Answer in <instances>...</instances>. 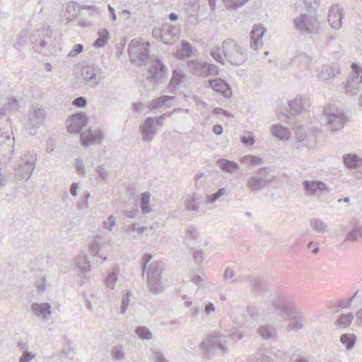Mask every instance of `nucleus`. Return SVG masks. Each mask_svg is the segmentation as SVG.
<instances>
[{"mask_svg": "<svg viewBox=\"0 0 362 362\" xmlns=\"http://www.w3.org/2000/svg\"><path fill=\"white\" fill-rule=\"evenodd\" d=\"M223 54L226 62L234 66H240L247 58V54L237 41L233 39H226L222 42Z\"/></svg>", "mask_w": 362, "mask_h": 362, "instance_id": "1", "label": "nucleus"}, {"mask_svg": "<svg viewBox=\"0 0 362 362\" xmlns=\"http://www.w3.org/2000/svg\"><path fill=\"white\" fill-rule=\"evenodd\" d=\"M187 66L193 75L202 78L216 76L219 72L216 65L201 59H190L187 62Z\"/></svg>", "mask_w": 362, "mask_h": 362, "instance_id": "2", "label": "nucleus"}, {"mask_svg": "<svg viewBox=\"0 0 362 362\" xmlns=\"http://www.w3.org/2000/svg\"><path fill=\"white\" fill-rule=\"evenodd\" d=\"M103 79V71L96 64L83 66L81 70V80L88 88H95Z\"/></svg>", "mask_w": 362, "mask_h": 362, "instance_id": "3", "label": "nucleus"}, {"mask_svg": "<svg viewBox=\"0 0 362 362\" xmlns=\"http://www.w3.org/2000/svg\"><path fill=\"white\" fill-rule=\"evenodd\" d=\"M323 117L325 124L329 126L332 131L341 129L346 120L344 114L332 105L324 107Z\"/></svg>", "mask_w": 362, "mask_h": 362, "instance_id": "4", "label": "nucleus"}, {"mask_svg": "<svg viewBox=\"0 0 362 362\" xmlns=\"http://www.w3.org/2000/svg\"><path fill=\"white\" fill-rule=\"evenodd\" d=\"M36 154L28 151L23 154L19 160L18 168L16 170V177L28 180L35 169Z\"/></svg>", "mask_w": 362, "mask_h": 362, "instance_id": "5", "label": "nucleus"}, {"mask_svg": "<svg viewBox=\"0 0 362 362\" xmlns=\"http://www.w3.org/2000/svg\"><path fill=\"white\" fill-rule=\"evenodd\" d=\"M289 115L286 116L288 124L300 122V118L307 116L306 100L301 97L296 98L288 102Z\"/></svg>", "mask_w": 362, "mask_h": 362, "instance_id": "6", "label": "nucleus"}, {"mask_svg": "<svg viewBox=\"0 0 362 362\" xmlns=\"http://www.w3.org/2000/svg\"><path fill=\"white\" fill-rule=\"evenodd\" d=\"M46 117V112L42 105H33L28 111V120L27 129L30 135H34L36 129L39 128L42 124Z\"/></svg>", "mask_w": 362, "mask_h": 362, "instance_id": "7", "label": "nucleus"}, {"mask_svg": "<svg viewBox=\"0 0 362 362\" xmlns=\"http://www.w3.org/2000/svg\"><path fill=\"white\" fill-rule=\"evenodd\" d=\"M167 77V67L161 59L156 58L152 60L148 69L147 79L154 83L159 84L161 83Z\"/></svg>", "mask_w": 362, "mask_h": 362, "instance_id": "8", "label": "nucleus"}, {"mask_svg": "<svg viewBox=\"0 0 362 362\" xmlns=\"http://www.w3.org/2000/svg\"><path fill=\"white\" fill-rule=\"evenodd\" d=\"M294 27L302 33H313L318 28L317 20L313 16L305 13L293 19Z\"/></svg>", "mask_w": 362, "mask_h": 362, "instance_id": "9", "label": "nucleus"}, {"mask_svg": "<svg viewBox=\"0 0 362 362\" xmlns=\"http://www.w3.org/2000/svg\"><path fill=\"white\" fill-rule=\"evenodd\" d=\"M295 139L296 141L293 144L295 148L300 149L303 147L311 148L316 141L313 134H308L303 125L297 124L294 127Z\"/></svg>", "mask_w": 362, "mask_h": 362, "instance_id": "10", "label": "nucleus"}, {"mask_svg": "<svg viewBox=\"0 0 362 362\" xmlns=\"http://www.w3.org/2000/svg\"><path fill=\"white\" fill-rule=\"evenodd\" d=\"M352 74L345 83V93L346 95H356L360 89L359 75L361 67L356 63L351 64Z\"/></svg>", "mask_w": 362, "mask_h": 362, "instance_id": "11", "label": "nucleus"}, {"mask_svg": "<svg viewBox=\"0 0 362 362\" xmlns=\"http://www.w3.org/2000/svg\"><path fill=\"white\" fill-rule=\"evenodd\" d=\"M52 31L50 30L49 26H43L40 29L33 30L30 35V41L33 45V47L40 45V48L46 47L48 40L50 39Z\"/></svg>", "mask_w": 362, "mask_h": 362, "instance_id": "12", "label": "nucleus"}, {"mask_svg": "<svg viewBox=\"0 0 362 362\" xmlns=\"http://www.w3.org/2000/svg\"><path fill=\"white\" fill-rule=\"evenodd\" d=\"M266 29L261 24H255L250 31V47L254 50H259L263 45L262 37Z\"/></svg>", "mask_w": 362, "mask_h": 362, "instance_id": "13", "label": "nucleus"}, {"mask_svg": "<svg viewBox=\"0 0 362 362\" xmlns=\"http://www.w3.org/2000/svg\"><path fill=\"white\" fill-rule=\"evenodd\" d=\"M140 132L142 135V139L144 141H151L157 133V129L155 126L154 118L148 117L139 127Z\"/></svg>", "mask_w": 362, "mask_h": 362, "instance_id": "14", "label": "nucleus"}, {"mask_svg": "<svg viewBox=\"0 0 362 362\" xmlns=\"http://www.w3.org/2000/svg\"><path fill=\"white\" fill-rule=\"evenodd\" d=\"M69 122L68 131L71 133H78L87 124L88 117L84 113H76L69 118Z\"/></svg>", "mask_w": 362, "mask_h": 362, "instance_id": "15", "label": "nucleus"}, {"mask_svg": "<svg viewBox=\"0 0 362 362\" xmlns=\"http://www.w3.org/2000/svg\"><path fill=\"white\" fill-rule=\"evenodd\" d=\"M209 86L216 92L221 94L225 98H230L232 95L230 86L221 78L209 80Z\"/></svg>", "mask_w": 362, "mask_h": 362, "instance_id": "16", "label": "nucleus"}, {"mask_svg": "<svg viewBox=\"0 0 362 362\" xmlns=\"http://www.w3.org/2000/svg\"><path fill=\"white\" fill-rule=\"evenodd\" d=\"M15 139L8 132L0 133V152L3 156L11 154L13 152Z\"/></svg>", "mask_w": 362, "mask_h": 362, "instance_id": "17", "label": "nucleus"}, {"mask_svg": "<svg viewBox=\"0 0 362 362\" xmlns=\"http://www.w3.org/2000/svg\"><path fill=\"white\" fill-rule=\"evenodd\" d=\"M342 10L338 5H333L329 10L327 20L334 29L338 30L341 27Z\"/></svg>", "mask_w": 362, "mask_h": 362, "instance_id": "18", "label": "nucleus"}, {"mask_svg": "<svg viewBox=\"0 0 362 362\" xmlns=\"http://www.w3.org/2000/svg\"><path fill=\"white\" fill-rule=\"evenodd\" d=\"M103 136V132L100 129L94 130L89 129L87 135H81V143L83 146H88L90 144H100Z\"/></svg>", "mask_w": 362, "mask_h": 362, "instance_id": "19", "label": "nucleus"}, {"mask_svg": "<svg viewBox=\"0 0 362 362\" xmlns=\"http://www.w3.org/2000/svg\"><path fill=\"white\" fill-rule=\"evenodd\" d=\"M339 73L340 71L338 66H332L328 64H325L322 66L318 77L324 81H327L334 80Z\"/></svg>", "mask_w": 362, "mask_h": 362, "instance_id": "20", "label": "nucleus"}, {"mask_svg": "<svg viewBox=\"0 0 362 362\" xmlns=\"http://www.w3.org/2000/svg\"><path fill=\"white\" fill-rule=\"evenodd\" d=\"M343 163L349 170L362 168V158L355 153H347L342 156Z\"/></svg>", "mask_w": 362, "mask_h": 362, "instance_id": "21", "label": "nucleus"}, {"mask_svg": "<svg viewBox=\"0 0 362 362\" xmlns=\"http://www.w3.org/2000/svg\"><path fill=\"white\" fill-rule=\"evenodd\" d=\"M19 110V101L15 97H8L6 102L0 108V115H6L12 112H16Z\"/></svg>", "mask_w": 362, "mask_h": 362, "instance_id": "22", "label": "nucleus"}, {"mask_svg": "<svg viewBox=\"0 0 362 362\" xmlns=\"http://www.w3.org/2000/svg\"><path fill=\"white\" fill-rule=\"evenodd\" d=\"M272 134L280 140H288L290 137V130L281 124H276L271 127Z\"/></svg>", "mask_w": 362, "mask_h": 362, "instance_id": "23", "label": "nucleus"}, {"mask_svg": "<svg viewBox=\"0 0 362 362\" xmlns=\"http://www.w3.org/2000/svg\"><path fill=\"white\" fill-rule=\"evenodd\" d=\"M216 163L223 171L229 173L235 172L240 168V166L238 163L225 158L218 159Z\"/></svg>", "mask_w": 362, "mask_h": 362, "instance_id": "24", "label": "nucleus"}, {"mask_svg": "<svg viewBox=\"0 0 362 362\" xmlns=\"http://www.w3.org/2000/svg\"><path fill=\"white\" fill-rule=\"evenodd\" d=\"M144 47V44L140 43L136 40H132L128 45V53L129 59L132 62H137L138 56L140 52V48Z\"/></svg>", "mask_w": 362, "mask_h": 362, "instance_id": "25", "label": "nucleus"}, {"mask_svg": "<svg viewBox=\"0 0 362 362\" xmlns=\"http://www.w3.org/2000/svg\"><path fill=\"white\" fill-rule=\"evenodd\" d=\"M98 37L93 42V46L96 48L105 47L110 38V34L107 29L100 28L98 32Z\"/></svg>", "mask_w": 362, "mask_h": 362, "instance_id": "26", "label": "nucleus"}, {"mask_svg": "<svg viewBox=\"0 0 362 362\" xmlns=\"http://www.w3.org/2000/svg\"><path fill=\"white\" fill-rule=\"evenodd\" d=\"M163 32L165 37L163 42L165 44H169L173 37L178 35V31L176 27L172 25H163Z\"/></svg>", "mask_w": 362, "mask_h": 362, "instance_id": "27", "label": "nucleus"}, {"mask_svg": "<svg viewBox=\"0 0 362 362\" xmlns=\"http://www.w3.org/2000/svg\"><path fill=\"white\" fill-rule=\"evenodd\" d=\"M81 12V6L74 2L69 3L66 8L68 22L71 21L73 18L80 16Z\"/></svg>", "mask_w": 362, "mask_h": 362, "instance_id": "28", "label": "nucleus"}, {"mask_svg": "<svg viewBox=\"0 0 362 362\" xmlns=\"http://www.w3.org/2000/svg\"><path fill=\"white\" fill-rule=\"evenodd\" d=\"M292 63L302 69H306L311 64L312 59L305 54H300L293 59Z\"/></svg>", "mask_w": 362, "mask_h": 362, "instance_id": "29", "label": "nucleus"}, {"mask_svg": "<svg viewBox=\"0 0 362 362\" xmlns=\"http://www.w3.org/2000/svg\"><path fill=\"white\" fill-rule=\"evenodd\" d=\"M209 54L217 63L221 65H224L226 64V59L224 54H223L222 47H214L210 48Z\"/></svg>", "mask_w": 362, "mask_h": 362, "instance_id": "30", "label": "nucleus"}, {"mask_svg": "<svg viewBox=\"0 0 362 362\" xmlns=\"http://www.w3.org/2000/svg\"><path fill=\"white\" fill-rule=\"evenodd\" d=\"M192 53V47L188 42H182L181 48L177 51L176 57L180 59L189 57Z\"/></svg>", "mask_w": 362, "mask_h": 362, "instance_id": "31", "label": "nucleus"}, {"mask_svg": "<svg viewBox=\"0 0 362 362\" xmlns=\"http://www.w3.org/2000/svg\"><path fill=\"white\" fill-rule=\"evenodd\" d=\"M185 78V75L180 69H175L172 72L169 86H178Z\"/></svg>", "mask_w": 362, "mask_h": 362, "instance_id": "32", "label": "nucleus"}, {"mask_svg": "<svg viewBox=\"0 0 362 362\" xmlns=\"http://www.w3.org/2000/svg\"><path fill=\"white\" fill-rule=\"evenodd\" d=\"M185 10L189 18L197 16L199 10L197 0H189V3L185 8Z\"/></svg>", "mask_w": 362, "mask_h": 362, "instance_id": "33", "label": "nucleus"}, {"mask_svg": "<svg viewBox=\"0 0 362 362\" xmlns=\"http://www.w3.org/2000/svg\"><path fill=\"white\" fill-rule=\"evenodd\" d=\"M175 97L169 95H161L152 100L151 107L153 110L163 107L166 103L173 100Z\"/></svg>", "mask_w": 362, "mask_h": 362, "instance_id": "34", "label": "nucleus"}, {"mask_svg": "<svg viewBox=\"0 0 362 362\" xmlns=\"http://www.w3.org/2000/svg\"><path fill=\"white\" fill-rule=\"evenodd\" d=\"M80 16L83 17L89 16L95 18L99 16V11L96 7L91 6H82Z\"/></svg>", "mask_w": 362, "mask_h": 362, "instance_id": "35", "label": "nucleus"}, {"mask_svg": "<svg viewBox=\"0 0 362 362\" xmlns=\"http://www.w3.org/2000/svg\"><path fill=\"white\" fill-rule=\"evenodd\" d=\"M249 1L250 0H223L227 8L233 10H236L242 7Z\"/></svg>", "mask_w": 362, "mask_h": 362, "instance_id": "36", "label": "nucleus"}, {"mask_svg": "<svg viewBox=\"0 0 362 362\" xmlns=\"http://www.w3.org/2000/svg\"><path fill=\"white\" fill-rule=\"evenodd\" d=\"M32 309L37 315H47L50 313V306L47 303H35L32 305Z\"/></svg>", "mask_w": 362, "mask_h": 362, "instance_id": "37", "label": "nucleus"}, {"mask_svg": "<svg viewBox=\"0 0 362 362\" xmlns=\"http://www.w3.org/2000/svg\"><path fill=\"white\" fill-rule=\"evenodd\" d=\"M242 162L251 165H262L264 162L261 157L254 155H248L242 158Z\"/></svg>", "mask_w": 362, "mask_h": 362, "instance_id": "38", "label": "nucleus"}, {"mask_svg": "<svg viewBox=\"0 0 362 362\" xmlns=\"http://www.w3.org/2000/svg\"><path fill=\"white\" fill-rule=\"evenodd\" d=\"M340 340L346 347L351 348L354 344L356 337L353 334H342Z\"/></svg>", "mask_w": 362, "mask_h": 362, "instance_id": "39", "label": "nucleus"}, {"mask_svg": "<svg viewBox=\"0 0 362 362\" xmlns=\"http://www.w3.org/2000/svg\"><path fill=\"white\" fill-rule=\"evenodd\" d=\"M352 320L353 316L351 315H344L338 320L337 325L339 327H346L351 323Z\"/></svg>", "mask_w": 362, "mask_h": 362, "instance_id": "40", "label": "nucleus"}, {"mask_svg": "<svg viewBox=\"0 0 362 362\" xmlns=\"http://www.w3.org/2000/svg\"><path fill=\"white\" fill-rule=\"evenodd\" d=\"M303 2L308 11L312 13L318 8L320 0H303Z\"/></svg>", "mask_w": 362, "mask_h": 362, "instance_id": "41", "label": "nucleus"}, {"mask_svg": "<svg viewBox=\"0 0 362 362\" xmlns=\"http://www.w3.org/2000/svg\"><path fill=\"white\" fill-rule=\"evenodd\" d=\"M150 199V194L149 193H144L141 197V208L144 212H148L149 211V207L148 206V204L149 202Z\"/></svg>", "mask_w": 362, "mask_h": 362, "instance_id": "42", "label": "nucleus"}, {"mask_svg": "<svg viewBox=\"0 0 362 362\" xmlns=\"http://www.w3.org/2000/svg\"><path fill=\"white\" fill-rule=\"evenodd\" d=\"M149 56V50L147 47L144 46L140 48V52L138 56L137 62H146Z\"/></svg>", "mask_w": 362, "mask_h": 362, "instance_id": "43", "label": "nucleus"}, {"mask_svg": "<svg viewBox=\"0 0 362 362\" xmlns=\"http://www.w3.org/2000/svg\"><path fill=\"white\" fill-rule=\"evenodd\" d=\"M72 105L76 107L83 108L86 106L87 100L83 96H79L73 100Z\"/></svg>", "mask_w": 362, "mask_h": 362, "instance_id": "44", "label": "nucleus"}, {"mask_svg": "<svg viewBox=\"0 0 362 362\" xmlns=\"http://www.w3.org/2000/svg\"><path fill=\"white\" fill-rule=\"evenodd\" d=\"M136 334L142 339H150L151 337V332L146 327H139L136 329Z\"/></svg>", "mask_w": 362, "mask_h": 362, "instance_id": "45", "label": "nucleus"}, {"mask_svg": "<svg viewBox=\"0 0 362 362\" xmlns=\"http://www.w3.org/2000/svg\"><path fill=\"white\" fill-rule=\"evenodd\" d=\"M83 45L81 44H76L74 45L72 49L69 52L68 57H74L77 54L81 53L83 50Z\"/></svg>", "mask_w": 362, "mask_h": 362, "instance_id": "46", "label": "nucleus"}, {"mask_svg": "<svg viewBox=\"0 0 362 362\" xmlns=\"http://www.w3.org/2000/svg\"><path fill=\"white\" fill-rule=\"evenodd\" d=\"M323 185V182H307L305 188L311 193H315L317 189L320 188V185Z\"/></svg>", "mask_w": 362, "mask_h": 362, "instance_id": "47", "label": "nucleus"}, {"mask_svg": "<svg viewBox=\"0 0 362 362\" xmlns=\"http://www.w3.org/2000/svg\"><path fill=\"white\" fill-rule=\"evenodd\" d=\"M96 172H97L99 177L103 180H105L108 177H107L108 171L106 169V168L105 167V165L98 166V168H96Z\"/></svg>", "mask_w": 362, "mask_h": 362, "instance_id": "48", "label": "nucleus"}, {"mask_svg": "<svg viewBox=\"0 0 362 362\" xmlns=\"http://www.w3.org/2000/svg\"><path fill=\"white\" fill-rule=\"evenodd\" d=\"M152 35L155 39L160 40L163 42L165 37L163 32V26L160 28H155L152 31Z\"/></svg>", "mask_w": 362, "mask_h": 362, "instance_id": "49", "label": "nucleus"}, {"mask_svg": "<svg viewBox=\"0 0 362 362\" xmlns=\"http://www.w3.org/2000/svg\"><path fill=\"white\" fill-rule=\"evenodd\" d=\"M241 142L247 146H252L255 144V138L253 136H242Z\"/></svg>", "mask_w": 362, "mask_h": 362, "instance_id": "50", "label": "nucleus"}, {"mask_svg": "<svg viewBox=\"0 0 362 362\" xmlns=\"http://www.w3.org/2000/svg\"><path fill=\"white\" fill-rule=\"evenodd\" d=\"M76 168L79 173H81V174L85 173L84 165H83V162L81 159L77 158L76 160Z\"/></svg>", "mask_w": 362, "mask_h": 362, "instance_id": "51", "label": "nucleus"}, {"mask_svg": "<svg viewBox=\"0 0 362 362\" xmlns=\"http://www.w3.org/2000/svg\"><path fill=\"white\" fill-rule=\"evenodd\" d=\"M224 193H225V190L223 189H220L216 193H215L214 194H211L209 197V202H214V201H216L218 198L221 197Z\"/></svg>", "mask_w": 362, "mask_h": 362, "instance_id": "52", "label": "nucleus"}, {"mask_svg": "<svg viewBox=\"0 0 362 362\" xmlns=\"http://www.w3.org/2000/svg\"><path fill=\"white\" fill-rule=\"evenodd\" d=\"M112 355L117 360H119L123 357V353L122 350L117 347L112 349Z\"/></svg>", "mask_w": 362, "mask_h": 362, "instance_id": "53", "label": "nucleus"}, {"mask_svg": "<svg viewBox=\"0 0 362 362\" xmlns=\"http://www.w3.org/2000/svg\"><path fill=\"white\" fill-rule=\"evenodd\" d=\"M92 25L91 21L86 20L85 18H82L78 21V25L81 28H87L90 27Z\"/></svg>", "mask_w": 362, "mask_h": 362, "instance_id": "54", "label": "nucleus"}, {"mask_svg": "<svg viewBox=\"0 0 362 362\" xmlns=\"http://www.w3.org/2000/svg\"><path fill=\"white\" fill-rule=\"evenodd\" d=\"M213 132L216 135H220L223 132V127L221 124H216L213 127Z\"/></svg>", "mask_w": 362, "mask_h": 362, "instance_id": "55", "label": "nucleus"}, {"mask_svg": "<svg viewBox=\"0 0 362 362\" xmlns=\"http://www.w3.org/2000/svg\"><path fill=\"white\" fill-rule=\"evenodd\" d=\"M107 8L110 12V15L112 20L113 21H115L117 20V16L115 14L114 8L109 4L107 6Z\"/></svg>", "mask_w": 362, "mask_h": 362, "instance_id": "56", "label": "nucleus"}, {"mask_svg": "<svg viewBox=\"0 0 362 362\" xmlns=\"http://www.w3.org/2000/svg\"><path fill=\"white\" fill-rule=\"evenodd\" d=\"M165 117V114H163L161 116H159V117H158L156 118H154L155 124H158L159 126H162L163 125V121Z\"/></svg>", "mask_w": 362, "mask_h": 362, "instance_id": "57", "label": "nucleus"}, {"mask_svg": "<svg viewBox=\"0 0 362 362\" xmlns=\"http://www.w3.org/2000/svg\"><path fill=\"white\" fill-rule=\"evenodd\" d=\"M210 9L214 11L216 8V0H208Z\"/></svg>", "mask_w": 362, "mask_h": 362, "instance_id": "58", "label": "nucleus"}, {"mask_svg": "<svg viewBox=\"0 0 362 362\" xmlns=\"http://www.w3.org/2000/svg\"><path fill=\"white\" fill-rule=\"evenodd\" d=\"M133 106V109L135 110V111H139L141 110V108L143 107V104L141 103H133L132 105Z\"/></svg>", "mask_w": 362, "mask_h": 362, "instance_id": "59", "label": "nucleus"}, {"mask_svg": "<svg viewBox=\"0 0 362 362\" xmlns=\"http://www.w3.org/2000/svg\"><path fill=\"white\" fill-rule=\"evenodd\" d=\"M168 18L171 21H176L178 19V16L175 13H170L168 16Z\"/></svg>", "mask_w": 362, "mask_h": 362, "instance_id": "60", "label": "nucleus"}, {"mask_svg": "<svg viewBox=\"0 0 362 362\" xmlns=\"http://www.w3.org/2000/svg\"><path fill=\"white\" fill-rule=\"evenodd\" d=\"M70 190H71V194L74 196L76 195V183H74L71 185Z\"/></svg>", "mask_w": 362, "mask_h": 362, "instance_id": "61", "label": "nucleus"}, {"mask_svg": "<svg viewBox=\"0 0 362 362\" xmlns=\"http://www.w3.org/2000/svg\"><path fill=\"white\" fill-rule=\"evenodd\" d=\"M221 111V112H223V113L225 114V115H227V116H228V115H229V114H228L226 111L223 110V109H221V108H215V109L214 110V112L215 113H219Z\"/></svg>", "mask_w": 362, "mask_h": 362, "instance_id": "62", "label": "nucleus"}, {"mask_svg": "<svg viewBox=\"0 0 362 362\" xmlns=\"http://www.w3.org/2000/svg\"><path fill=\"white\" fill-rule=\"evenodd\" d=\"M110 280L113 281H115L116 280L115 274H110L108 276V277L107 278V281H109Z\"/></svg>", "mask_w": 362, "mask_h": 362, "instance_id": "63", "label": "nucleus"}, {"mask_svg": "<svg viewBox=\"0 0 362 362\" xmlns=\"http://www.w3.org/2000/svg\"><path fill=\"white\" fill-rule=\"evenodd\" d=\"M24 357V359H21L20 362H23V361H28V360L31 359V357L30 356V354H26L23 356Z\"/></svg>", "mask_w": 362, "mask_h": 362, "instance_id": "64", "label": "nucleus"}]
</instances>
